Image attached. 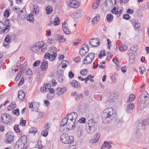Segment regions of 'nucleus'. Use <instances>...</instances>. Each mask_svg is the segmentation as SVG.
<instances>
[{
    "instance_id": "1",
    "label": "nucleus",
    "mask_w": 149,
    "mask_h": 149,
    "mask_svg": "<svg viewBox=\"0 0 149 149\" xmlns=\"http://www.w3.org/2000/svg\"><path fill=\"white\" fill-rule=\"evenodd\" d=\"M116 116V113L113 112V109L110 107L104 110L102 117L103 120L109 121L113 119Z\"/></svg>"
},
{
    "instance_id": "2",
    "label": "nucleus",
    "mask_w": 149,
    "mask_h": 149,
    "mask_svg": "<svg viewBox=\"0 0 149 149\" xmlns=\"http://www.w3.org/2000/svg\"><path fill=\"white\" fill-rule=\"evenodd\" d=\"M46 45L42 41L36 42L35 44L31 45L30 48L31 51L34 53H36L41 48L42 52H44L45 51Z\"/></svg>"
},
{
    "instance_id": "3",
    "label": "nucleus",
    "mask_w": 149,
    "mask_h": 149,
    "mask_svg": "<svg viewBox=\"0 0 149 149\" xmlns=\"http://www.w3.org/2000/svg\"><path fill=\"white\" fill-rule=\"evenodd\" d=\"M88 126L86 127V130L89 134H93L96 130L97 128V124L92 119L88 120L87 122Z\"/></svg>"
},
{
    "instance_id": "4",
    "label": "nucleus",
    "mask_w": 149,
    "mask_h": 149,
    "mask_svg": "<svg viewBox=\"0 0 149 149\" xmlns=\"http://www.w3.org/2000/svg\"><path fill=\"white\" fill-rule=\"evenodd\" d=\"M27 137L25 135H23L19 139L16 143L15 149H26L24 148V146L26 142Z\"/></svg>"
},
{
    "instance_id": "5",
    "label": "nucleus",
    "mask_w": 149,
    "mask_h": 149,
    "mask_svg": "<svg viewBox=\"0 0 149 149\" xmlns=\"http://www.w3.org/2000/svg\"><path fill=\"white\" fill-rule=\"evenodd\" d=\"M73 138L72 136H70L67 134H63L61 136V142L66 144H73Z\"/></svg>"
},
{
    "instance_id": "6",
    "label": "nucleus",
    "mask_w": 149,
    "mask_h": 149,
    "mask_svg": "<svg viewBox=\"0 0 149 149\" xmlns=\"http://www.w3.org/2000/svg\"><path fill=\"white\" fill-rule=\"evenodd\" d=\"M11 25L9 22V20H6L4 23L0 22V31L4 33L6 31H8L10 29Z\"/></svg>"
},
{
    "instance_id": "7",
    "label": "nucleus",
    "mask_w": 149,
    "mask_h": 149,
    "mask_svg": "<svg viewBox=\"0 0 149 149\" xmlns=\"http://www.w3.org/2000/svg\"><path fill=\"white\" fill-rule=\"evenodd\" d=\"M95 57V54L92 53H89L83 61V63L88 65L90 64L93 61Z\"/></svg>"
},
{
    "instance_id": "8",
    "label": "nucleus",
    "mask_w": 149,
    "mask_h": 149,
    "mask_svg": "<svg viewBox=\"0 0 149 149\" xmlns=\"http://www.w3.org/2000/svg\"><path fill=\"white\" fill-rule=\"evenodd\" d=\"M148 94L146 91L144 92L140 95L138 98V101L141 104H144L147 101L148 98Z\"/></svg>"
},
{
    "instance_id": "9",
    "label": "nucleus",
    "mask_w": 149,
    "mask_h": 149,
    "mask_svg": "<svg viewBox=\"0 0 149 149\" xmlns=\"http://www.w3.org/2000/svg\"><path fill=\"white\" fill-rule=\"evenodd\" d=\"M66 2L68 6L74 8H77L79 5L78 1L76 0H66Z\"/></svg>"
},
{
    "instance_id": "10",
    "label": "nucleus",
    "mask_w": 149,
    "mask_h": 149,
    "mask_svg": "<svg viewBox=\"0 0 149 149\" xmlns=\"http://www.w3.org/2000/svg\"><path fill=\"white\" fill-rule=\"evenodd\" d=\"M83 126L82 124L79 122H77L75 123L74 129L76 128L77 130L78 136L79 137H81L83 133Z\"/></svg>"
},
{
    "instance_id": "11",
    "label": "nucleus",
    "mask_w": 149,
    "mask_h": 149,
    "mask_svg": "<svg viewBox=\"0 0 149 149\" xmlns=\"http://www.w3.org/2000/svg\"><path fill=\"white\" fill-rule=\"evenodd\" d=\"M70 119L69 118H68L67 126H66V128L68 130L74 129L75 123L77 122V121H74Z\"/></svg>"
},
{
    "instance_id": "12",
    "label": "nucleus",
    "mask_w": 149,
    "mask_h": 149,
    "mask_svg": "<svg viewBox=\"0 0 149 149\" xmlns=\"http://www.w3.org/2000/svg\"><path fill=\"white\" fill-rule=\"evenodd\" d=\"M89 50V48L88 45L83 44L80 50V54L81 56H83L88 52Z\"/></svg>"
},
{
    "instance_id": "13",
    "label": "nucleus",
    "mask_w": 149,
    "mask_h": 149,
    "mask_svg": "<svg viewBox=\"0 0 149 149\" xmlns=\"http://www.w3.org/2000/svg\"><path fill=\"white\" fill-rule=\"evenodd\" d=\"M1 120L3 123L7 124L11 121V117L8 114H3L1 116Z\"/></svg>"
},
{
    "instance_id": "14",
    "label": "nucleus",
    "mask_w": 149,
    "mask_h": 149,
    "mask_svg": "<svg viewBox=\"0 0 149 149\" xmlns=\"http://www.w3.org/2000/svg\"><path fill=\"white\" fill-rule=\"evenodd\" d=\"M6 136L7 137V139L5 140L6 143L12 144L13 141V134L11 132H8L6 134Z\"/></svg>"
},
{
    "instance_id": "15",
    "label": "nucleus",
    "mask_w": 149,
    "mask_h": 149,
    "mask_svg": "<svg viewBox=\"0 0 149 149\" xmlns=\"http://www.w3.org/2000/svg\"><path fill=\"white\" fill-rule=\"evenodd\" d=\"M57 55V54L54 52L52 54H50L48 53H46L45 56L46 58L49 59L50 61H53L55 60Z\"/></svg>"
},
{
    "instance_id": "16",
    "label": "nucleus",
    "mask_w": 149,
    "mask_h": 149,
    "mask_svg": "<svg viewBox=\"0 0 149 149\" xmlns=\"http://www.w3.org/2000/svg\"><path fill=\"white\" fill-rule=\"evenodd\" d=\"M89 44L92 46L97 47L100 44V41L98 38H93L90 40Z\"/></svg>"
},
{
    "instance_id": "17",
    "label": "nucleus",
    "mask_w": 149,
    "mask_h": 149,
    "mask_svg": "<svg viewBox=\"0 0 149 149\" xmlns=\"http://www.w3.org/2000/svg\"><path fill=\"white\" fill-rule=\"evenodd\" d=\"M68 118H69L70 120H72L74 121H77L78 115L77 113L75 112H72L70 114L67 115Z\"/></svg>"
},
{
    "instance_id": "18",
    "label": "nucleus",
    "mask_w": 149,
    "mask_h": 149,
    "mask_svg": "<svg viewBox=\"0 0 149 149\" xmlns=\"http://www.w3.org/2000/svg\"><path fill=\"white\" fill-rule=\"evenodd\" d=\"M51 84L45 83L43 86L41 88L40 91L42 93H45L49 90L51 88Z\"/></svg>"
},
{
    "instance_id": "19",
    "label": "nucleus",
    "mask_w": 149,
    "mask_h": 149,
    "mask_svg": "<svg viewBox=\"0 0 149 149\" xmlns=\"http://www.w3.org/2000/svg\"><path fill=\"white\" fill-rule=\"evenodd\" d=\"M134 107V106L133 103H131L128 104L126 110V112L128 113H131Z\"/></svg>"
},
{
    "instance_id": "20",
    "label": "nucleus",
    "mask_w": 149,
    "mask_h": 149,
    "mask_svg": "<svg viewBox=\"0 0 149 149\" xmlns=\"http://www.w3.org/2000/svg\"><path fill=\"white\" fill-rule=\"evenodd\" d=\"M66 91V88H58L56 90V93L57 95L59 96L65 93Z\"/></svg>"
},
{
    "instance_id": "21",
    "label": "nucleus",
    "mask_w": 149,
    "mask_h": 149,
    "mask_svg": "<svg viewBox=\"0 0 149 149\" xmlns=\"http://www.w3.org/2000/svg\"><path fill=\"white\" fill-rule=\"evenodd\" d=\"M131 22L134 25V28L136 29L139 28L141 26L138 20L136 19H134L132 20Z\"/></svg>"
},
{
    "instance_id": "22",
    "label": "nucleus",
    "mask_w": 149,
    "mask_h": 149,
    "mask_svg": "<svg viewBox=\"0 0 149 149\" xmlns=\"http://www.w3.org/2000/svg\"><path fill=\"white\" fill-rule=\"evenodd\" d=\"M48 66V62L45 61H43L40 65L41 69L42 71H45Z\"/></svg>"
},
{
    "instance_id": "23",
    "label": "nucleus",
    "mask_w": 149,
    "mask_h": 149,
    "mask_svg": "<svg viewBox=\"0 0 149 149\" xmlns=\"http://www.w3.org/2000/svg\"><path fill=\"white\" fill-rule=\"evenodd\" d=\"M81 17V13L79 11L74 12L71 15V17L74 18H77Z\"/></svg>"
},
{
    "instance_id": "24",
    "label": "nucleus",
    "mask_w": 149,
    "mask_h": 149,
    "mask_svg": "<svg viewBox=\"0 0 149 149\" xmlns=\"http://www.w3.org/2000/svg\"><path fill=\"white\" fill-rule=\"evenodd\" d=\"M100 18V16L99 14H97L95 17L93 18L92 21V24H94L96 23L99 20Z\"/></svg>"
},
{
    "instance_id": "25",
    "label": "nucleus",
    "mask_w": 149,
    "mask_h": 149,
    "mask_svg": "<svg viewBox=\"0 0 149 149\" xmlns=\"http://www.w3.org/2000/svg\"><path fill=\"white\" fill-rule=\"evenodd\" d=\"M18 97L19 100H22L24 99L25 96V94L24 92L20 90L18 92Z\"/></svg>"
},
{
    "instance_id": "26",
    "label": "nucleus",
    "mask_w": 149,
    "mask_h": 149,
    "mask_svg": "<svg viewBox=\"0 0 149 149\" xmlns=\"http://www.w3.org/2000/svg\"><path fill=\"white\" fill-rule=\"evenodd\" d=\"M105 3L106 6L107 8V9H109L113 5V3L110 0H106Z\"/></svg>"
},
{
    "instance_id": "27",
    "label": "nucleus",
    "mask_w": 149,
    "mask_h": 149,
    "mask_svg": "<svg viewBox=\"0 0 149 149\" xmlns=\"http://www.w3.org/2000/svg\"><path fill=\"white\" fill-rule=\"evenodd\" d=\"M70 84L72 86L75 88H78L79 86V84L76 80H73L70 83Z\"/></svg>"
},
{
    "instance_id": "28",
    "label": "nucleus",
    "mask_w": 149,
    "mask_h": 149,
    "mask_svg": "<svg viewBox=\"0 0 149 149\" xmlns=\"http://www.w3.org/2000/svg\"><path fill=\"white\" fill-rule=\"evenodd\" d=\"M27 20L31 23H33L34 21V18L32 13L30 14L27 17Z\"/></svg>"
},
{
    "instance_id": "29",
    "label": "nucleus",
    "mask_w": 149,
    "mask_h": 149,
    "mask_svg": "<svg viewBox=\"0 0 149 149\" xmlns=\"http://www.w3.org/2000/svg\"><path fill=\"white\" fill-rule=\"evenodd\" d=\"M68 122V118H63L60 123L61 127L60 129H61L63 126L65 125L67 126V123Z\"/></svg>"
},
{
    "instance_id": "30",
    "label": "nucleus",
    "mask_w": 149,
    "mask_h": 149,
    "mask_svg": "<svg viewBox=\"0 0 149 149\" xmlns=\"http://www.w3.org/2000/svg\"><path fill=\"white\" fill-rule=\"evenodd\" d=\"M128 54L129 58L132 59H135V56L134 54H133V52L132 51L129 50L128 52Z\"/></svg>"
},
{
    "instance_id": "31",
    "label": "nucleus",
    "mask_w": 149,
    "mask_h": 149,
    "mask_svg": "<svg viewBox=\"0 0 149 149\" xmlns=\"http://www.w3.org/2000/svg\"><path fill=\"white\" fill-rule=\"evenodd\" d=\"M104 145L105 148L110 149L112 147V143L110 142L105 141L104 142Z\"/></svg>"
},
{
    "instance_id": "32",
    "label": "nucleus",
    "mask_w": 149,
    "mask_h": 149,
    "mask_svg": "<svg viewBox=\"0 0 149 149\" xmlns=\"http://www.w3.org/2000/svg\"><path fill=\"white\" fill-rule=\"evenodd\" d=\"M15 102H12V103L10 104L8 107V110L10 111L16 107L15 105Z\"/></svg>"
},
{
    "instance_id": "33",
    "label": "nucleus",
    "mask_w": 149,
    "mask_h": 149,
    "mask_svg": "<svg viewBox=\"0 0 149 149\" xmlns=\"http://www.w3.org/2000/svg\"><path fill=\"white\" fill-rule=\"evenodd\" d=\"M11 40V36L10 35H7L6 36L4 40L8 43H10Z\"/></svg>"
},
{
    "instance_id": "34",
    "label": "nucleus",
    "mask_w": 149,
    "mask_h": 149,
    "mask_svg": "<svg viewBox=\"0 0 149 149\" xmlns=\"http://www.w3.org/2000/svg\"><path fill=\"white\" fill-rule=\"evenodd\" d=\"M137 125H135V128H136L139 130L141 129H144V126L142 125V123H139L137 124Z\"/></svg>"
},
{
    "instance_id": "35",
    "label": "nucleus",
    "mask_w": 149,
    "mask_h": 149,
    "mask_svg": "<svg viewBox=\"0 0 149 149\" xmlns=\"http://www.w3.org/2000/svg\"><path fill=\"white\" fill-rule=\"evenodd\" d=\"M119 49L120 51L124 50L125 51L127 49V46L125 45L119 46Z\"/></svg>"
},
{
    "instance_id": "36",
    "label": "nucleus",
    "mask_w": 149,
    "mask_h": 149,
    "mask_svg": "<svg viewBox=\"0 0 149 149\" xmlns=\"http://www.w3.org/2000/svg\"><path fill=\"white\" fill-rule=\"evenodd\" d=\"M37 131V129L35 127H31L30 128L29 132L30 133L33 134L34 135Z\"/></svg>"
},
{
    "instance_id": "37",
    "label": "nucleus",
    "mask_w": 149,
    "mask_h": 149,
    "mask_svg": "<svg viewBox=\"0 0 149 149\" xmlns=\"http://www.w3.org/2000/svg\"><path fill=\"white\" fill-rule=\"evenodd\" d=\"M45 10L46 11V13L47 15L49 14L52 11V9L50 6H48L46 8Z\"/></svg>"
},
{
    "instance_id": "38",
    "label": "nucleus",
    "mask_w": 149,
    "mask_h": 149,
    "mask_svg": "<svg viewBox=\"0 0 149 149\" xmlns=\"http://www.w3.org/2000/svg\"><path fill=\"white\" fill-rule=\"evenodd\" d=\"M106 18L107 20L109 22L111 21L113 18V15L110 14H108L107 15Z\"/></svg>"
},
{
    "instance_id": "39",
    "label": "nucleus",
    "mask_w": 149,
    "mask_h": 149,
    "mask_svg": "<svg viewBox=\"0 0 149 149\" xmlns=\"http://www.w3.org/2000/svg\"><path fill=\"white\" fill-rule=\"evenodd\" d=\"M135 98V96L133 94H131L129 96V100L127 101V102H129L133 101Z\"/></svg>"
},
{
    "instance_id": "40",
    "label": "nucleus",
    "mask_w": 149,
    "mask_h": 149,
    "mask_svg": "<svg viewBox=\"0 0 149 149\" xmlns=\"http://www.w3.org/2000/svg\"><path fill=\"white\" fill-rule=\"evenodd\" d=\"M131 51L136 52L138 49V47L136 45H133L131 47Z\"/></svg>"
},
{
    "instance_id": "41",
    "label": "nucleus",
    "mask_w": 149,
    "mask_h": 149,
    "mask_svg": "<svg viewBox=\"0 0 149 149\" xmlns=\"http://www.w3.org/2000/svg\"><path fill=\"white\" fill-rule=\"evenodd\" d=\"M54 23L55 25H58L59 24V19L58 17H55L54 21Z\"/></svg>"
},
{
    "instance_id": "42",
    "label": "nucleus",
    "mask_w": 149,
    "mask_h": 149,
    "mask_svg": "<svg viewBox=\"0 0 149 149\" xmlns=\"http://www.w3.org/2000/svg\"><path fill=\"white\" fill-rule=\"evenodd\" d=\"M12 113L15 115L18 116L19 114V109L18 108H17L16 109L13 110Z\"/></svg>"
},
{
    "instance_id": "43",
    "label": "nucleus",
    "mask_w": 149,
    "mask_h": 149,
    "mask_svg": "<svg viewBox=\"0 0 149 149\" xmlns=\"http://www.w3.org/2000/svg\"><path fill=\"white\" fill-rule=\"evenodd\" d=\"M33 13L36 15L38 14L39 12V10L38 9L37 6L36 5L33 6Z\"/></svg>"
},
{
    "instance_id": "44",
    "label": "nucleus",
    "mask_w": 149,
    "mask_h": 149,
    "mask_svg": "<svg viewBox=\"0 0 149 149\" xmlns=\"http://www.w3.org/2000/svg\"><path fill=\"white\" fill-rule=\"evenodd\" d=\"M100 137L99 134H97L96 135V137H95V138L92 139V141L93 143H96L99 140V139Z\"/></svg>"
},
{
    "instance_id": "45",
    "label": "nucleus",
    "mask_w": 149,
    "mask_h": 149,
    "mask_svg": "<svg viewBox=\"0 0 149 149\" xmlns=\"http://www.w3.org/2000/svg\"><path fill=\"white\" fill-rule=\"evenodd\" d=\"M105 51L104 50L100 52L98 56V57L99 58L101 59L102 56H105Z\"/></svg>"
},
{
    "instance_id": "46",
    "label": "nucleus",
    "mask_w": 149,
    "mask_h": 149,
    "mask_svg": "<svg viewBox=\"0 0 149 149\" xmlns=\"http://www.w3.org/2000/svg\"><path fill=\"white\" fill-rule=\"evenodd\" d=\"M111 12L112 13L118 15V8L116 7H114L111 10Z\"/></svg>"
},
{
    "instance_id": "47",
    "label": "nucleus",
    "mask_w": 149,
    "mask_h": 149,
    "mask_svg": "<svg viewBox=\"0 0 149 149\" xmlns=\"http://www.w3.org/2000/svg\"><path fill=\"white\" fill-rule=\"evenodd\" d=\"M88 72V70L87 69H83L80 72V74L83 75H85Z\"/></svg>"
},
{
    "instance_id": "48",
    "label": "nucleus",
    "mask_w": 149,
    "mask_h": 149,
    "mask_svg": "<svg viewBox=\"0 0 149 149\" xmlns=\"http://www.w3.org/2000/svg\"><path fill=\"white\" fill-rule=\"evenodd\" d=\"M115 118V120L117 123H119L121 122L122 120V118L121 117H119L116 115V116L114 117Z\"/></svg>"
},
{
    "instance_id": "49",
    "label": "nucleus",
    "mask_w": 149,
    "mask_h": 149,
    "mask_svg": "<svg viewBox=\"0 0 149 149\" xmlns=\"http://www.w3.org/2000/svg\"><path fill=\"white\" fill-rule=\"evenodd\" d=\"M142 125H143L144 126L148 125L149 124V119H146L142 121Z\"/></svg>"
},
{
    "instance_id": "50",
    "label": "nucleus",
    "mask_w": 149,
    "mask_h": 149,
    "mask_svg": "<svg viewBox=\"0 0 149 149\" xmlns=\"http://www.w3.org/2000/svg\"><path fill=\"white\" fill-rule=\"evenodd\" d=\"M58 80L59 82L61 83L63 81V76L61 74H59L57 76Z\"/></svg>"
},
{
    "instance_id": "51",
    "label": "nucleus",
    "mask_w": 149,
    "mask_h": 149,
    "mask_svg": "<svg viewBox=\"0 0 149 149\" xmlns=\"http://www.w3.org/2000/svg\"><path fill=\"white\" fill-rule=\"evenodd\" d=\"M113 61L117 66V67L118 68L117 69H119L120 68V66L119 64V63L117 61L116 59H113Z\"/></svg>"
},
{
    "instance_id": "52",
    "label": "nucleus",
    "mask_w": 149,
    "mask_h": 149,
    "mask_svg": "<svg viewBox=\"0 0 149 149\" xmlns=\"http://www.w3.org/2000/svg\"><path fill=\"white\" fill-rule=\"evenodd\" d=\"M86 118H82L81 119L78 120H77V122H79L81 124L82 123H86Z\"/></svg>"
},
{
    "instance_id": "53",
    "label": "nucleus",
    "mask_w": 149,
    "mask_h": 149,
    "mask_svg": "<svg viewBox=\"0 0 149 149\" xmlns=\"http://www.w3.org/2000/svg\"><path fill=\"white\" fill-rule=\"evenodd\" d=\"M99 3H95L93 4L92 7L93 9H97L99 6Z\"/></svg>"
},
{
    "instance_id": "54",
    "label": "nucleus",
    "mask_w": 149,
    "mask_h": 149,
    "mask_svg": "<svg viewBox=\"0 0 149 149\" xmlns=\"http://www.w3.org/2000/svg\"><path fill=\"white\" fill-rule=\"evenodd\" d=\"M14 130L17 132H19L20 131V129L19 128V125H15L14 127Z\"/></svg>"
},
{
    "instance_id": "55",
    "label": "nucleus",
    "mask_w": 149,
    "mask_h": 149,
    "mask_svg": "<svg viewBox=\"0 0 149 149\" xmlns=\"http://www.w3.org/2000/svg\"><path fill=\"white\" fill-rule=\"evenodd\" d=\"M123 18L127 20H128L130 18V16L128 14H125L123 15Z\"/></svg>"
},
{
    "instance_id": "56",
    "label": "nucleus",
    "mask_w": 149,
    "mask_h": 149,
    "mask_svg": "<svg viewBox=\"0 0 149 149\" xmlns=\"http://www.w3.org/2000/svg\"><path fill=\"white\" fill-rule=\"evenodd\" d=\"M42 134L43 136H46L48 134L47 130H44L42 132Z\"/></svg>"
},
{
    "instance_id": "57",
    "label": "nucleus",
    "mask_w": 149,
    "mask_h": 149,
    "mask_svg": "<svg viewBox=\"0 0 149 149\" xmlns=\"http://www.w3.org/2000/svg\"><path fill=\"white\" fill-rule=\"evenodd\" d=\"M66 61H62L61 64H62V68H64L66 67L67 65L66 63Z\"/></svg>"
},
{
    "instance_id": "58",
    "label": "nucleus",
    "mask_w": 149,
    "mask_h": 149,
    "mask_svg": "<svg viewBox=\"0 0 149 149\" xmlns=\"http://www.w3.org/2000/svg\"><path fill=\"white\" fill-rule=\"evenodd\" d=\"M40 63V61H36L33 64V65L34 67L38 66L39 65Z\"/></svg>"
},
{
    "instance_id": "59",
    "label": "nucleus",
    "mask_w": 149,
    "mask_h": 149,
    "mask_svg": "<svg viewBox=\"0 0 149 149\" xmlns=\"http://www.w3.org/2000/svg\"><path fill=\"white\" fill-rule=\"evenodd\" d=\"M26 121L25 120H22L19 123L20 125H22V126L25 125L26 124Z\"/></svg>"
},
{
    "instance_id": "60",
    "label": "nucleus",
    "mask_w": 149,
    "mask_h": 149,
    "mask_svg": "<svg viewBox=\"0 0 149 149\" xmlns=\"http://www.w3.org/2000/svg\"><path fill=\"white\" fill-rule=\"evenodd\" d=\"M69 77L70 78H72L74 77V74L72 73V71H70L69 72L68 74Z\"/></svg>"
},
{
    "instance_id": "61",
    "label": "nucleus",
    "mask_w": 149,
    "mask_h": 149,
    "mask_svg": "<svg viewBox=\"0 0 149 149\" xmlns=\"http://www.w3.org/2000/svg\"><path fill=\"white\" fill-rule=\"evenodd\" d=\"M4 16L6 17H8L9 15V11L6 10V11L4 13Z\"/></svg>"
},
{
    "instance_id": "62",
    "label": "nucleus",
    "mask_w": 149,
    "mask_h": 149,
    "mask_svg": "<svg viewBox=\"0 0 149 149\" xmlns=\"http://www.w3.org/2000/svg\"><path fill=\"white\" fill-rule=\"evenodd\" d=\"M63 29V31L66 34H69L70 33V31L68 29L67 27Z\"/></svg>"
},
{
    "instance_id": "63",
    "label": "nucleus",
    "mask_w": 149,
    "mask_h": 149,
    "mask_svg": "<svg viewBox=\"0 0 149 149\" xmlns=\"http://www.w3.org/2000/svg\"><path fill=\"white\" fill-rule=\"evenodd\" d=\"M68 24L66 22H64L62 24L63 29L67 27Z\"/></svg>"
},
{
    "instance_id": "64",
    "label": "nucleus",
    "mask_w": 149,
    "mask_h": 149,
    "mask_svg": "<svg viewBox=\"0 0 149 149\" xmlns=\"http://www.w3.org/2000/svg\"><path fill=\"white\" fill-rule=\"evenodd\" d=\"M112 81L113 82L116 83V82L117 79L116 78V77L114 75H112L111 77Z\"/></svg>"
}]
</instances>
